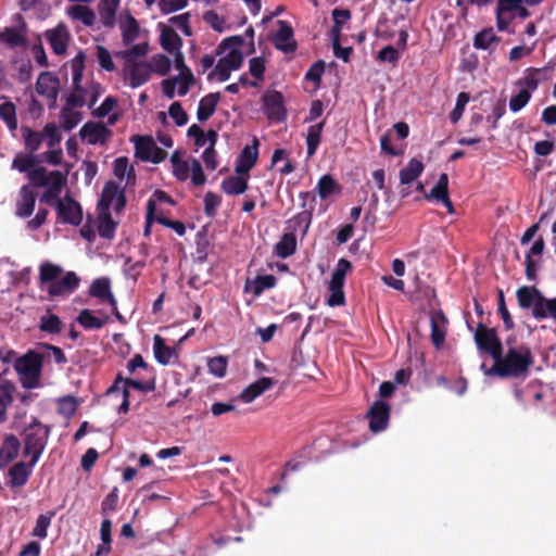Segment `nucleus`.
I'll list each match as a JSON object with an SVG mask.
<instances>
[{
	"label": "nucleus",
	"instance_id": "f257e3e1",
	"mask_svg": "<svg viewBox=\"0 0 556 556\" xmlns=\"http://www.w3.org/2000/svg\"><path fill=\"white\" fill-rule=\"evenodd\" d=\"M533 363L534 357L529 346L510 348L505 355L502 354L494 361L493 366L486 371V376L526 378Z\"/></svg>",
	"mask_w": 556,
	"mask_h": 556
},
{
	"label": "nucleus",
	"instance_id": "f03ea898",
	"mask_svg": "<svg viewBox=\"0 0 556 556\" xmlns=\"http://www.w3.org/2000/svg\"><path fill=\"white\" fill-rule=\"evenodd\" d=\"M63 273L61 266L52 263H43L39 268L40 286L47 285V292L50 298H58L73 293L80 282V278L74 271Z\"/></svg>",
	"mask_w": 556,
	"mask_h": 556
},
{
	"label": "nucleus",
	"instance_id": "7ed1b4c3",
	"mask_svg": "<svg viewBox=\"0 0 556 556\" xmlns=\"http://www.w3.org/2000/svg\"><path fill=\"white\" fill-rule=\"evenodd\" d=\"M243 43V37L237 35L225 38L218 45L216 55L223 54L227 49H230V51L224 58L218 60L215 68L207 76L210 80L216 74L219 81H226L229 79L231 71H237L241 67L243 53L239 50V47Z\"/></svg>",
	"mask_w": 556,
	"mask_h": 556
},
{
	"label": "nucleus",
	"instance_id": "20e7f679",
	"mask_svg": "<svg viewBox=\"0 0 556 556\" xmlns=\"http://www.w3.org/2000/svg\"><path fill=\"white\" fill-rule=\"evenodd\" d=\"M29 184L33 187L43 188L45 192L40 197V202L49 205L58 206L63 187L66 184V178L60 170L48 172L46 167H37L29 175Z\"/></svg>",
	"mask_w": 556,
	"mask_h": 556
},
{
	"label": "nucleus",
	"instance_id": "39448f33",
	"mask_svg": "<svg viewBox=\"0 0 556 556\" xmlns=\"http://www.w3.org/2000/svg\"><path fill=\"white\" fill-rule=\"evenodd\" d=\"M14 369L20 375V381L25 389L38 388L42 371V356L29 350L15 361Z\"/></svg>",
	"mask_w": 556,
	"mask_h": 556
},
{
	"label": "nucleus",
	"instance_id": "423d86ee",
	"mask_svg": "<svg viewBox=\"0 0 556 556\" xmlns=\"http://www.w3.org/2000/svg\"><path fill=\"white\" fill-rule=\"evenodd\" d=\"M51 428L42 425L38 419L34 418L31 424L25 430L24 454L30 455V466H35L42 454Z\"/></svg>",
	"mask_w": 556,
	"mask_h": 556
},
{
	"label": "nucleus",
	"instance_id": "0eeeda50",
	"mask_svg": "<svg viewBox=\"0 0 556 556\" xmlns=\"http://www.w3.org/2000/svg\"><path fill=\"white\" fill-rule=\"evenodd\" d=\"M352 264L350 261L345 258H340L337 263V266L332 273L331 279L329 281L328 289L330 291V295L327 299V304L331 307L341 306L345 303V295L343 291L345 276L349 270H351Z\"/></svg>",
	"mask_w": 556,
	"mask_h": 556
},
{
	"label": "nucleus",
	"instance_id": "6e6552de",
	"mask_svg": "<svg viewBox=\"0 0 556 556\" xmlns=\"http://www.w3.org/2000/svg\"><path fill=\"white\" fill-rule=\"evenodd\" d=\"M475 342L479 351L489 354L494 361L502 355L503 345L494 328L479 323L475 331Z\"/></svg>",
	"mask_w": 556,
	"mask_h": 556
},
{
	"label": "nucleus",
	"instance_id": "1a4fd4ad",
	"mask_svg": "<svg viewBox=\"0 0 556 556\" xmlns=\"http://www.w3.org/2000/svg\"><path fill=\"white\" fill-rule=\"evenodd\" d=\"M114 204V211L121 213L126 206V195L124 188H121L115 181H106L101 191V198L98 202V210L110 212Z\"/></svg>",
	"mask_w": 556,
	"mask_h": 556
},
{
	"label": "nucleus",
	"instance_id": "9d476101",
	"mask_svg": "<svg viewBox=\"0 0 556 556\" xmlns=\"http://www.w3.org/2000/svg\"><path fill=\"white\" fill-rule=\"evenodd\" d=\"M112 135V130L102 122H87L79 130L80 139L92 146L106 144Z\"/></svg>",
	"mask_w": 556,
	"mask_h": 556
},
{
	"label": "nucleus",
	"instance_id": "9b49d317",
	"mask_svg": "<svg viewBox=\"0 0 556 556\" xmlns=\"http://www.w3.org/2000/svg\"><path fill=\"white\" fill-rule=\"evenodd\" d=\"M556 64L548 62L543 67H529L525 71V76L517 80V85L535 91L540 84L552 79Z\"/></svg>",
	"mask_w": 556,
	"mask_h": 556
},
{
	"label": "nucleus",
	"instance_id": "f8f14e48",
	"mask_svg": "<svg viewBox=\"0 0 556 556\" xmlns=\"http://www.w3.org/2000/svg\"><path fill=\"white\" fill-rule=\"evenodd\" d=\"M60 90V80L56 75L51 72H42L36 81V91L38 94L47 99L50 109L55 106Z\"/></svg>",
	"mask_w": 556,
	"mask_h": 556
},
{
	"label": "nucleus",
	"instance_id": "ddd939ff",
	"mask_svg": "<svg viewBox=\"0 0 556 556\" xmlns=\"http://www.w3.org/2000/svg\"><path fill=\"white\" fill-rule=\"evenodd\" d=\"M391 407L382 401L377 400L372 403L367 412V418L369 419V429L374 433L381 432L387 429L390 420Z\"/></svg>",
	"mask_w": 556,
	"mask_h": 556
},
{
	"label": "nucleus",
	"instance_id": "4468645a",
	"mask_svg": "<svg viewBox=\"0 0 556 556\" xmlns=\"http://www.w3.org/2000/svg\"><path fill=\"white\" fill-rule=\"evenodd\" d=\"M264 113L268 119L282 122L287 117L283 97L279 91H269L263 96Z\"/></svg>",
	"mask_w": 556,
	"mask_h": 556
},
{
	"label": "nucleus",
	"instance_id": "2eb2a0df",
	"mask_svg": "<svg viewBox=\"0 0 556 556\" xmlns=\"http://www.w3.org/2000/svg\"><path fill=\"white\" fill-rule=\"evenodd\" d=\"M56 212L58 217L65 224L78 226L83 220L81 206L68 194L62 202H58Z\"/></svg>",
	"mask_w": 556,
	"mask_h": 556
},
{
	"label": "nucleus",
	"instance_id": "dca6fc26",
	"mask_svg": "<svg viewBox=\"0 0 556 556\" xmlns=\"http://www.w3.org/2000/svg\"><path fill=\"white\" fill-rule=\"evenodd\" d=\"M45 38L50 45L53 53L56 55H63L67 50L71 35L66 25L60 23L54 28L46 30Z\"/></svg>",
	"mask_w": 556,
	"mask_h": 556
},
{
	"label": "nucleus",
	"instance_id": "f3484780",
	"mask_svg": "<svg viewBox=\"0 0 556 556\" xmlns=\"http://www.w3.org/2000/svg\"><path fill=\"white\" fill-rule=\"evenodd\" d=\"M258 146V139L256 137H253L252 144H248L242 149L236 162V174L247 176L249 175L250 170L254 167V165L257 162Z\"/></svg>",
	"mask_w": 556,
	"mask_h": 556
},
{
	"label": "nucleus",
	"instance_id": "a211bd4d",
	"mask_svg": "<svg viewBox=\"0 0 556 556\" xmlns=\"http://www.w3.org/2000/svg\"><path fill=\"white\" fill-rule=\"evenodd\" d=\"M130 388L138 390L140 392H151V391H154V389H155V382H154V380L139 381V380H135L132 378H127L125 380V387L122 389L123 401L117 409L118 414H127L129 410V405H130L129 389Z\"/></svg>",
	"mask_w": 556,
	"mask_h": 556
},
{
	"label": "nucleus",
	"instance_id": "6ab92c4d",
	"mask_svg": "<svg viewBox=\"0 0 556 556\" xmlns=\"http://www.w3.org/2000/svg\"><path fill=\"white\" fill-rule=\"evenodd\" d=\"M279 29L274 37V46L276 49L291 53L296 50V42L293 40V29L286 21H278Z\"/></svg>",
	"mask_w": 556,
	"mask_h": 556
},
{
	"label": "nucleus",
	"instance_id": "aec40b11",
	"mask_svg": "<svg viewBox=\"0 0 556 556\" xmlns=\"http://www.w3.org/2000/svg\"><path fill=\"white\" fill-rule=\"evenodd\" d=\"M542 296L543 293L534 286L520 287L516 292L518 305L522 309L531 308L532 311H534L538 307L541 308Z\"/></svg>",
	"mask_w": 556,
	"mask_h": 556
},
{
	"label": "nucleus",
	"instance_id": "412c9836",
	"mask_svg": "<svg viewBox=\"0 0 556 556\" xmlns=\"http://www.w3.org/2000/svg\"><path fill=\"white\" fill-rule=\"evenodd\" d=\"M89 294L115 308V298L111 291V281L108 277L94 279L90 286Z\"/></svg>",
	"mask_w": 556,
	"mask_h": 556
},
{
	"label": "nucleus",
	"instance_id": "4be33fe9",
	"mask_svg": "<svg viewBox=\"0 0 556 556\" xmlns=\"http://www.w3.org/2000/svg\"><path fill=\"white\" fill-rule=\"evenodd\" d=\"M152 74V68L147 62L130 63L127 68V78L132 88L146 84Z\"/></svg>",
	"mask_w": 556,
	"mask_h": 556
},
{
	"label": "nucleus",
	"instance_id": "5701e85b",
	"mask_svg": "<svg viewBox=\"0 0 556 556\" xmlns=\"http://www.w3.org/2000/svg\"><path fill=\"white\" fill-rule=\"evenodd\" d=\"M431 341L437 349H440L446 336L447 319L442 311L434 312L430 319Z\"/></svg>",
	"mask_w": 556,
	"mask_h": 556
},
{
	"label": "nucleus",
	"instance_id": "b1692460",
	"mask_svg": "<svg viewBox=\"0 0 556 556\" xmlns=\"http://www.w3.org/2000/svg\"><path fill=\"white\" fill-rule=\"evenodd\" d=\"M34 466H30L25 464L24 462H18L14 464L8 471L9 476V485L11 488H22L24 486L30 475H31V468Z\"/></svg>",
	"mask_w": 556,
	"mask_h": 556
},
{
	"label": "nucleus",
	"instance_id": "393cba45",
	"mask_svg": "<svg viewBox=\"0 0 556 556\" xmlns=\"http://www.w3.org/2000/svg\"><path fill=\"white\" fill-rule=\"evenodd\" d=\"M21 199L16 204V215L26 218L29 217L35 208L36 194L29 186H23L20 190Z\"/></svg>",
	"mask_w": 556,
	"mask_h": 556
},
{
	"label": "nucleus",
	"instance_id": "a878e982",
	"mask_svg": "<svg viewBox=\"0 0 556 556\" xmlns=\"http://www.w3.org/2000/svg\"><path fill=\"white\" fill-rule=\"evenodd\" d=\"M20 447V440L15 435L10 434L4 439L0 447V469L17 457Z\"/></svg>",
	"mask_w": 556,
	"mask_h": 556
},
{
	"label": "nucleus",
	"instance_id": "bb28decb",
	"mask_svg": "<svg viewBox=\"0 0 556 556\" xmlns=\"http://www.w3.org/2000/svg\"><path fill=\"white\" fill-rule=\"evenodd\" d=\"M275 383V380L273 378L263 377L258 379L257 381L251 383L249 387H247L240 394V399L244 403H251L254 401L257 396L263 394L266 390H268L270 387H273Z\"/></svg>",
	"mask_w": 556,
	"mask_h": 556
},
{
	"label": "nucleus",
	"instance_id": "cd10ccee",
	"mask_svg": "<svg viewBox=\"0 0 556 556\" xmlns=\"http://www.w3.org/2000/svg\"><path fill=\"white\" fill-rule=\"evenodd\" d=\"M249 175H235L225 178L220 184V189L229 195L244 193L249 188Z\"/></svg>",
	"mask_w": 556,
	"mask_h": 556
},
{
	"label": "nucleus",
	"instance_id": "c85d7f7f",
	"mask_svg": "<svg viewBox=\"0 0 556 556\" xmlns=\"http://www.w3.org/2000/svg\"><path fill=\"white\" fill-rule=\"evenodd\" d=\"M500 42L501 37L495 34L492 27L482 29L473 38V47L481 50L493 51Z\"/></svg>",
	"mask_w": 556,
	"mask_h": 556
},
{
	"label": "nucleus",
	"instance_id": "c756f323",
	"mask_svg": "<svg viewBox=\"0 0 556 556\" xmlns=\"http://www.w3.org/2000/svg\"><path fill=\"white\" fill-rule=\"evenodd\" d=\"M77 323L87 330L101 329L104 325L110 321V317L106 314L101 316H94L88 308L80 311L77 316Z\"/></svg>",
	"mask_w": 556,
	"mask_h": 556
},
{
	"label": "nucleus",
	"instance_id": "7c9ffc66",
	"mask_svg": "<svg viewBox=\"0 0 556 556\" xmlns=\"http://www.w3.org/2000/svg\"><path fill=\"white\" fill-rule=\"evenodd\" d=\"M119 0H100L98 11L100 21L104 27L112 28L115 25L116 11Z\"/></svg>",
	"mask_w": 556,
	"mask_h": 556
},
{
	"label": "nucleus",
	"instance_id": "2f4dec72",
	"mask_svg": "<svg viewBox=\"0 0 556 556\" xmlns=\"http://www.w3.org/2000/svg\"><path fill=\"white\" fill-rule=\"evenodd\" d=\"M219 99L220 94L218 92H212L200 100L197 111V117L200 122L207 121L215 113Z\"/></svg>",
	"mask_w": 556,
	"mask_h": 556
},
{
	"label": "nucleus",
	"instance_id": "473e14b6",
	"mask_svg": "<svg viewBox=\"0 0 556 556\" xmlns=\"http://www.w3.org/2000/svg\"><path fill=\"white\" fill-rule=\"evenodd\" d=\"M160 41L162 48L168 53L180 50L182 46V40L178 34L170 26L166 25H162Z\"/></svg>",
	"mask_w": 556,
	"mask_h": 556
},
{
	"label": "nucleus",
	"instance_id": "72a5a7b5",
	"mask_svg": "<svg viewBox=\"0 0 556 556\" xmlns=\"http://www.w3.org/2000/svg\"><path fill=\"white\" fill-rule=\"evenodd\" d=\"M276 281L277 279L274 275H258L254 280H247L245 291H250L255 296H260L266 289L274 288Z\"/></svg>",
	"mask_w": 556,
	"mask_h": 556
},
{
	"label": "nucleus",
	"instance_id": "f704fd0d",
	"mask_svg": "<svg viewBox=\"0 0 556 556\" xmlns=\"http://www.w3.org/2000/svg\"><path fill=\"white\" fill-rule=\"evenodd\" d=\"M131 141L135 143V155L141 161L149 162L154 148V140L151 136H134Z\"/></svg>",
	"mask_w": 556,
	"mask_h": 556
},
{
	"label": "nucleus",
	"instance_id": "c9c22d12",
	"mask_svg": "<svg viewBox=\"0 0 556 556\" xmlns=\"http://www.w3.org/2000/svg\"><path fill=\"white\" fill-rule=\"evenodd\" d=\"M320 199L326 200L336 193L341 192V186L329 174L323 175L316 186Z\"/></svg>",
	"mask_w": 556,
	"mask_h": 556
},
{
	"label": "nucleus",
	"instance_id": "e433bc0d",
	"mask_svg": "<svg viewBox=\"0 0 556 556\" xmlns=\"http://www.w3.org/2000/svg\"><path fill=\"white\" fill-rule=\"evenodd\" d=\"M0 42L8 48L24 47L27 43L26 36L15 27H5L0 31Z\"/></svg>",
	"mask_w": 556,
	"mask_h": 556
},
{
	"label": "nucleus",
	"instance_id": "4c0bfd02",
	"mask_svg": "<svg viewBox=\"0 0 556 556\" xmlns=\"http://www.w3.org/2000/svg\"><path fill=\"white\" fill-rule=\"evenodd\" d=\"M67 15L74 21H80L85 26H93L96 22L94 12L81 4H75L67 9Z\"/></svg>",
	"mask_w": 556,
	"mask_h": 556
},
{
	"label": "nucleus",
	"instance_id": "58836bf2",
	"mask_svg": "<svg viewBox=\"0 0 556 556\" xmlns=\"http://www.w3.org/2000/svg\"><path fill=\"white\" fill-rule=\"evenodd\" d=\"M117 223L112 219L110 212L99 211L98 232L104 239H113L115 236Z\"/></svg>",
	"mask_w": 556,
	"mask_h": 556
},
{
	"label": "nucleus",
	"instance_id": "ea45409f",
	"mask_svg": "<svg viewBox=\"0 0 556 556\" xmlns=\"http://www.w3.org/2000/svg\"><path fill=\"white\" fill-rule=\"evenodd\" d=\"M324 126L325 121L308 127L306 135V153L308 157L313 156L317 151V148L321 141V132Z\"/></svg>",
	"mask_w": 556,
	"mask_h": 556
},
{
	"label": "nucleus",
	"instance_id": "a19ab883",
	"mask_svg": "<svg viewBox=\"0 0 556 556\" xmlns=\"http://www.w3.org/2000/svg\"><path fill=\"white\" fill-rule=\"evenodd\" d=\"M424 170V164L417 159H412L399 173L402 185H408L417 179Z\"/></svg>",
	"mask_w": 556,
	"mask_h": 556
},
{
	"label": "nucleus",
	"instance_id": "79ce46f5",
	"mask_svg": "<svg viewBox=\"0 0 556 556\" xmlns=\"http://www.w3.org/2000/svg\"><path fill=\"white\" fill-rule=\"evenodd\" d=\"M296 250V238L292 232L285 233L275 245V254L281 258H287L294 254Z\"/></svg>",
	"mask_w": 556,
	"mask_h": 556
},
{
	"label": "nucleus",
	"instance_id": "37998d69",
	"mask_svg": "<svg viewBox=\"0 0 556 556\" xmlns=\"http://www.w3.org/2000/svg\"><path fill=\"white\" fill-rule=\"evenodd\" d=\"M121 30L123 42L128 46L139 36V24L131 14H127L125 20L121 22Z\"/></svg>",
	"mask_w": 556,
	"mask_h": 556
},
{
	"label": "nucleus",
	"instance_id": "c03bdc74",
	"mask_svg": "<svg viewBox=\"0 0 556 556\" xmlns=\"http://www.w3.org/2000/svg\"><path fill=\"white\" fill-rule=\"evenodd\" d=\"M153 352L155 359L162 364L167 365L170 363V359L174 355V349L166 345L164 339L155 334L153 339Z\"/></svg>",
	"mask_w": 556,
	"mask_h": 556
},
{
	"label": "nucleus",
	"instance_id": "a18cd8bd",
	"mask_svg": "<svg viewBox=\"0 0 556 556\" xmlns=\"http://www.w3.org/2000/svg\"><path fill=\"white\" fill-rule=\"evenodd\" d=\"M21 131L26 151L34 154L42 143L43 135L26 126Z\"/></svg>",
	"mask_w": 556,
	"mask_h": 556
},
{
	"label": "nucleus",
	"instance_id": "49530a36",
	"mask_svg": "<svg viewBox=\"0 0 556 556\" xmlns=\"http://www.w3.org/2000/svg\"><path fill=\"white\" fill-rule=\"evenodd\" d=\"M74 108L66 103L61 110L62 127L65 131H71L83 118V114L74 111Z\"/></svg>",
	"mask_w": 556,
	"mask_h": 556
},
{
	"label": "nucleus",
	"instance_id": "de8ad7c7",
	"mask_svg": "<svg viewBox=\"0 0 556 556\" xmlns=\"http://www.w3.org/2000/svg\"><path fill=\"white\" fill-rule=\"evenodd\" d=\"M532 316L535 319H546L553 318L556 320V296L553 299H547L544 295L542 296L541 308H536L532 311Z\"/></svg>",
	"mask_w": 556,
	"mask_h": 556
},
{
	"label": "nucleus",
	"instance_id": "09e8293b",
	"mask_svg": "<svg viewBox=\"0 0 556 556\" xmlns=\"http://www.w3.org/2000/svg\"><path fill=\"white\" fill-rule=\"evenodd\" d=\"M301 207L303 208L302 212L298 213L290 223L293 224L294 229L302 228L303 232H306L313 216V204L312 202L309 204L301 203Z\"/></svg>",
	"mask_w": 556,
	"mask_h": 556
},
{
	"label": "nucleus",
	"instance_id": "8fccbe9b",
	"mask_svg": "<svg viewBox=\"0 0 556 556\" xmlns=\"http://www.w3.org/2000/svg\"><path fill=\"white\" fill-rule=\"evenodd\" d=\"M36 164V156L33 153L28 154H17L13 162H12V168L17 169L21 173H26L27 178L29 179V175L31 172H34L36 168H34Z\"/></svg>",
	"mask_w": 556,
	"mask_h": 556
},
{
	"label": "nucleus",
	"instance_id": "3c124183",
	"mask_svg": "<svg viewBox=\"0 0 556 556\" xmlns=\"http://www.w3.org/2000/svg\"><path fill=\"white\" fill-rule=\"evenodd\" d=\"M85 58L84 51H79L71 61L73 88L81 86L85 70Z\"/></svg>",
	"mask_w": 556,
	"mask_h": 556
},
{
	"label": "nucleus",
	"instance_id": "603ef678",
	"mask_svg": "<svg viewBox=\"0 0 556 556\" xmlns=\"http://www.w3.org/2000/svg\"><path fill=\"white\" fill-rule=\"evenodd\" d=\"M39 329L47 333H60L62 330V321L58 315L46 314L40 318Z\"/></svg>",
	"mask_w": 556,
	"mask_h": 556
},
{
	"label": "nucleus",
	"instance_id": "864d4df0",
	"mask_svg": "<svg viewBox=\"0 0 556 556\" xmlns=\"http://www.w3.org/2000/svg\"><path fill=\"white\" fill-rule=\"evenodd\" d=\"M54 515V511H49L48 514L39 515L36 520V525L31 531V535L39 539H46L48 535L47 530Z\"/></svg>",
	"mask_w": 556,
	"mask_h": 556
},
{
	"label": "nucleus",
	"instance_id": "5fc2aeb1",
	"mask_svg": "<svg viewBox=\"0 0 556 556\" xmlns=\"http://www.w3.org/2000/svg\"><path fill=\"white\" fill-rule=\"evenodd\" d=\"M0 117L4 121L9 129H16V109L12 102L8 101L5 103L0 104Z\"/></svg>",
	"mask_w": 556,
	"mask_h": 556
},
{
	"label": "nucleus",
	"instance_id": "6e6d98bb",
	"mask_svg": "<svg viewBox=\"0 0 556 556\" xmlns=\"http://www.w3.org/2000/svg\"><path fill=\"white\" fill-rule=\"evenodd\" d=\"M113 173L119 179H123L125 176L128 180L135 179V169L132 166H128V159L126 156H119L114 161Z\"/></svg>",
	"mask_w": 556,
	"mask_h": 556
},
{
	"label": "nucleus",
	"instance_id": "4d7b16f0",
	"mask_svg": "<svg viewBox=\"0 0 556 556\" xmlns=\"http://www.w3.org/2000/svg\"><path fill=\"white\" fill-rule=\"evenodd\" d=\"M448 197V176L445 173H442L434 185V187L431 189V192L427 198H433L438 202L442 201Z\"/></svg>",
	"mask_w": 556,
	"mask_h": 556
},
{
	"label": "nucleus",
	"instance_id": "13d9d810",
	"mask_svg": "<svg viewBox=\"0 0 556 556\" xmlns=\"http://www.w3.org/2000/svg\"><path fill=\"white\" fill-rule=\"evenodd\" d=\"M531 90L522 87V89L509 100V109L516 113L522 110L531 99Z\"/></svg>",
	"mask_w": 556,
	"mask_h": 556
},
{
	"label": "nucleus",
	"instance_id": "bf43d9fd",
	"mask_svg": "<svg viewBox=\"0 0 556 556\" xmlns=\"http://www.w3.org/2000/svg\"><path fill=\"white\" fill-rule=\"evenodd\" d=\"M227 365L228 361L225 356H216L207 362L208 371L218 378H223L226 375Z\"/></svg>",
	"mask_w": 556,
	"mask_h": 556
},
{
	"label": "nucleus",
	"instance_id": "052dcab7",
	"mask_svg": "<svg viewBox=\"0 0 556 556\" xmlns=\"http://www.w3.org/2000/svg\"><path fill=\"white\" fill-rule=\"evenodd\" d=\"M150 66L152 73L154 72L164 76L170 70V60L165 54H156L152 58Z\"/></svg>",
	"mask_w": 556,
	"mask_h": 556
},
{
	"label": "nucleus",
	"instance_id": "680f3d73",
	"mask_svg": "<svg viewBox=\"0 0 556 556\" xmlns=\"http://www.w3.org/2000/svg\"><path fill=\"white\" fill-rule=\"evenodd\" d=\"M87 97V87H75L73 88L72 92L66 98V103L70 104V106H77L83 108L86 102Z\"/></svg>",
	"mask_w": 556,
	"mask_h": 556
},
{
	"label": "nucleus",
	"instance_id": "e2e57ef3",
	"mask_svg": "<svg viewBox=\"0 0 556 556\" xmlns=\"http://www.w3.org/2000/svg\"><path fill=\"white\" fill-rule=\"evenodd\" d=\"M148 53L147 43H138L132 46L130 49L123 51L119 55L125 60L127 64L135 63L134 60L139 56H143Z\"/></svg>",
	"mask_w": 556,
	"mask_h": 556
},
{
	"label": "nucleus",
	"instance_id": "0e129e2a",
	"mask_svg": "<svg viewBox=\"0 0 556 556\" xmlns=\"http://www.w3.org/2000/svg\"><path fill=\"white\" fill-rule=\"evenodd\" d=\"M469 93L459 92L457 96L456 104L453 111L450 114V119L452 123H456L463 116L466 104L469 102Z\"/></svg>",
	"mask_w": 556,
	"mask_h": 556
},
{
	"label": "nucleus",
	"instance_id": "69168bd1",
	"mask_svg": "<svg viewBox=\"0 0 556 556\" xmlns=\"http://www.w3.org/2000/svg\"><path fill=\"white\" fill-rule=\"evenodd\" d=\"M41 134L43 135V138H47V146L49 148H53L62 140L61 132L54 123H48L43 127V131Z\"/></svg>",
	"mask_w": 556,
	"mask_h": 556
},
{
	"label": "nucleus",
	"instance_id": "338daca9",
	"mask_svg": "<svg viewBox=\"0 0 556 556\" xmlns=\"http://www.w3.org/2000/svg\"><path fill=\"white\" fill-rule=\"evenodd\" d=\"M77 409V402L75 397L67 395L63 396L58 402V410L61 415L71 417Z\"/></svg>",
	"mask_w": 556,
	"mask_h": 556
},
{
	"label": "nucleus",
	"instance_id": "774afa93",
	"mask_svg": "<svg viewBox=\"0 0 556 556\" xmlns=\"http://www.w3.org/2000/svg\"><path fill=\"white\" fill-rule=\"evenodd\" d=\"M168 114L177 126H184L188 122V114L182 109L180 102H173L168 109Z\"/></svg>",
	"mask_w": 556,
	"mask_h": 556
}]
</instances>
